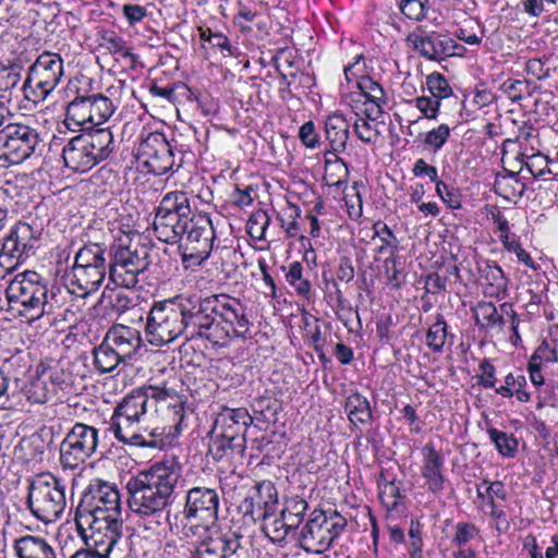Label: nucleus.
<instances>
[{
	"mask_svg": "<svg viewBox=\"0 0 558 558\" xmlns=\"http://www.w3.org/2000/svg\"><path fill=\"white\" fill-rule=\"evenodd\" d=\"M180 477L181 466L174 459L155 462L132 475L126 483L131 511L160 525L165 510L175 500Z\"/></svg>",
	"mask_w": 558,
	"mask_h": 558,
	"instance_id": "nucleus-1",
	"label": "nucleus"
},
{
	"mask_svg": "<svg viewBox=\"0 0 558 558\" xmlns=\"http://www.w3.org/2000/svg\"><path fill=\"white\" fill-rule=\"evenodd\" d=\"M112 145L113 134L109 128L76 135L62 148L64 166L73 172L85 173L109 157Z\"/></svg>",
	"mask_w": 558,
	"mask_h": 558,
	"instance_id": "nucleus-2",
	"label": "nucleus"
},
{
	"mask_svg": "<svg viewBox=\"0 0 558 558\" xmlns=\"http://www.w3.org/2000/svg\"><path fill=\"white\" fill-rule=\"evenodd\" d=\"M66 484L50 472L35 475L28 481L26 506L44 523L61 519L66 509Z\"/></svg>",
	"mask_w": 558,
	"mask_h": 558,
	"instance_id": "nucleus-3",
	"label": "nucleus"
},
{
	"mask_svg": "<svg viewBox=\"0 0 558 558\" xmlns=\"http://www.w3.org/2000/svg\"><path fill=\"white\" fill-rule=\"evenodd\" d=\"M168 393L156 386H146L128 393L116 407L111 416V430L120 440L137 428L145 417L157 411L159 401L166 400Z\"/></svg>",
	"mask_w": 558,
	"mask_h": 558,
	"instance_id": "nucleus-4",
	"label": "nucleus"
},
{
	"mask_svg": "<svg viewBox=\"0 0 558 558\" xmlns=\"http://www.w3.org/2000/svg\"><path fill=\"white\" fill-rule=\"evenodd\" d=\"M182 317L186 341L207 340L215 347L228 345V333L214 316L211 296H182Z\"/></svg>",
	"mask_w": 558,
	"mask_h": 558,
	"instance_id": "nucleus-5",
	"label": "nucleus"
},
{
	"mask_svg": "<svg viewBox=\"0 0 558 558\" xmlns=\"http://www.w3.org/2000/svg\"><path fill=\"white\" fill-rule=\"evenodd\" d=\"M190 197L185 192L172 191L162 196L156 208L154 231L159 241L175 244L182 240L192 220Z\"/></svg>",
	"mask_w": 558,
	"mask_h": 558,
	"instance_id": "nucleus-6",
	"label": "nucleus"
},
{
	"mask_svg": "<svg viewBox=\"0 0 558 558\" xmlns=\"http://www.w3.org/2000/svg\"><path fill=\"white\" fill-rule=\"evenodd\" d=\"M109 279L122 288H134L138 275L148 266V250L125 236L110 246Z\"/></svg>",
	"mask_w": 558,
	"mask_h": 558,
	"instance_id": "nucleus-7",
	"label": "nucleus"
},
{
	"mask_svg": "<svg viewBox=\"0 0 558 558\" xmlns=\"http://www.w3.org/2000/svg\"><path fill=\"white\" fill-rule=\"evenodd\" d=\"M347 525V519L337 510L315 509L300 532V547L308 554H323L344 532Z\"/></svg>",
	"mask_w": 558,
	"mask_h": 558,
	"instance_id": "nucleus-8",
	"label": "nucleus"
},
{
	"mask_svg": "<svg viewBox=\"0 0 558 558\" xmlns=\"http://www.w3.org/2000/svg\"><path fill=\"white\" fill-rule=\"evenodd\" d=\"M7 298L11 304L21 305V314L29 319H38L52 310L48 302L47 282L36 271L15 276L7 288Z\"/></svg>",
	"mask_w": 558,
	"mask_h": 558,
	"instance_id": "nucleus-9",
	"label": "nucleus"
},
{
	"mask_svg": "<svg viewBox=\"0 0 558 558\" xmlns=\"http://www.w3.org/2000/svg\"><path fill=\"white\" fill-rule=\"evenodd\" d=\"M64 75L63 59L59 53L43 51L28 68L22 90L34 104L45 101Z\"/></svg>",
	"mask_w": 558,
	"mask_h": 558,
	"instance_id": "nucleus-10",
	"label": "nucleus"
},
{
	"mask_svg": "<svg viewBox=\"0 0 558 558\" xmlns=\"http://www.w3.org/2000/svg\"><path fill=\"white\" fill-rule=\"evenodd\" d=\"M109 266L105 255L89 252H76L74 263L64 275L69 292L78 298H86L102 284Z\"/></svg>",
	"mask_w": 558,
	"mask_h": 558,
	"instance_id": "nucleus-11",
	"label": "nucleus"
},
{
	"mask_svg": "<svg viewBox=\"0 0 558 558\" xmlns=\"http://www.w3.org/2000/svg\"><path fill=\"white\" fill-rule=\"evenodd\" d=\"M182 296L155 302L146 318V336L154 345L183 337Z\"/></svg>",
	"mask_w": 558,
	"mask_h": 558,
	"instance_id": "nucleus-12",
	"label": "nucleus"
},
{
	"mask_svg": "<svg viewBox=\"0 0 558 558\" xmlns=\"http://www.w3.org/2000/svg\"><path fill=\"white\" fill-rule=\"evenodd\" d=\"M76 530L88 547L100 551L109 558L110 554L120 550L123 537V519L120 513L111 517L75 520Z\"/></svg>",
	"mask_w": 558,
	"mask_h": 558,
	"instance_id": "nucleus-13",
	"label": "nucleus"
},
{
	"mask_svg": "<svg viewBox=\"0 0 558 558\" xmlns=\"http://www.w3.org/2000/svg\"><path fill=\"white\" fill-rule=\"evenodd\" d=\"M121 512V499L118 488L109 482L94 478L84 489L75 509V520L111 517Z\"/></svg>",
	"mask_w": 558,
	"mask_h": 558,
	"instance_id": "nucleus-14",
	"label": "nucleus"
},
{
	"mask_svg": "<svg viewBox=\"0 0 558 558\" xmlns=\"http://www.w3.org/2000/svg\"><path fill=\"white\" fill-rule=\"evenodd\" d=\"M114 112L110 98L102 94L76 95L66 106L68 125L94 131L106 123Z\"/></svg>",
	"mask_w": 558,
	"mask_h": 558,
	"instance_id": "nucleus-15",
	"label": "nucleus"
},
{
	"mask_svg": "<svg viewBox=\"0 0 558 558\" xmlns=\"http://www.w3.org/2000/svg\"><path fill=\"white\" fill-rule=\"evenodd\" d=\"M41 145L37 129L24 123H8L0 132V159L19 165Z\"/></svg>",
	"mask_w": 558,
	"mask_h": 558,
	"instance_id": "nucleus-16",
	"label": "nucleus"
},
{
	"mask_svg": "<svg viewBox=\"0 0 558 558\" xmlns=\"http://www.w3.org/2000/svg\"><path fill=\"white\" fill-rule=\"evenodd\" d=\"M98 444L97 428L84 423H75L60 444L62 468L75 470L96 452Z\"/></svg>",
	"mask_w": 558,
	"mask_h": 558,
	"instance_id": "nucleus-17",
	"label": "nucleus"
},
{
	"mask_svg": "<svg viewBox=\"0 0 558 558\" xmlns=\"http://www.w3.org/2000/svg\"><path fill=\"white\" fill-rule=\"evenodd\" d=\"M215 238V229L209 216H193L185 234L178 242L183 262L192 260L194 265H201L209 257Z\"/></svg>",
	"mask_w": 558,
	"mask_h": 558,
	"instance_id": "nucleus-18",
	"label": "nucleus"
},
{
	"mask_svg": "<svg viewBox=\"0 0 558 558\" xmlns=\"http://www.w3.org/2000/svg\"><path fill=\"white\" fill-rule=\"evenodd\" d=\"M138 159L155 175H163L180 168L182 160L175 162L173 149L162 133L151 132L144 138L137 150Z\"/></svg>",
	"mask_w": 558,
	"mask_h": 558,
	"instance_id": "nucleus-19",
	"label": "nucleus"
},
{
	"mask_svg": "<svg viewBox=\"0 0 558 558\" xmlns=\"http://www.w3.org/2000/svg\"><path fill=\"white\" fill-rule=\"evenodd\" d=\"M211 303L214 315L220 318L219 323L228 333V343L233 337L246 339L251 328L246 306L228 294L211 295Z\"/></svg>",
	"mask_w": 558,
	"mask_h": 558,
	"instance_id": "nucleus-20",
	"label": "nucleus"
},
{
	"mask_svg": "<svg viewBox=\"0 0 558 558\" xmlns=\"http://www.w3.org/2000/svg\"><path fill=\"white\" fill-rule=\"evenodd\" d=\"M278 506V492L270 481L254 485L240 504L239 509L244 517L254 522L267 521L276 514Z\"/></svg>",
	"mask_w": 558,
	"mask_h": 558,
	"instance_id": "nucleus-21",
	"label": "nucleus"
},
{
	"mask_svg": "<svg viewBox=\"0 0 558 558\" xmlns=\"http://www.w3.org/2000/svg\"><path fill=\"white\" fill-rule=\"evenodd\" d=\"M220 498L217 489L194 486L186 492L183 517L187 521L216 522Z\"/></svg>",
	"mask_w": 558,
	"mask_h": 558,
	"instance_id": "nucleus-22",
	"label": "nucleus"
},
{
	"mask_svg": "<svg viewBox=\"0 0 558 558\" xmlns=\"http://www.w3.org/2000/svg\"><path fill=\"white\" fill-rule=\"evenodd\" d=\"M38 234L29 223H16L8 235L1 234L0 259L3 257L20 259L34 255Z\"/></svg>",
	"mask_w": 558,
	"mask_h": 558,
	"instance_id": "nucleus-23",
	"label": "nucleus"
},
{
	"mask_svg": "<svg viewBox=\"0 0 558 558\" xmlns=\"http://www.w3.org/2000/svg\"><path fill=\"white\" fill-rule=\"evenodd\" d=\"M252 423L253 418L246 409L225 408L216 416L211 433L215 437L245 442L244 434Z\"/></svg>",
	"mask_w": 558,
	"mask_h": 558,
	"instance_id": "nucleus-24",
	"label": "nucleus"
},
{
	"mask_svg": "<svg viewBox=\"0 0 558 558\" xmlns=\"http://www.w3.org/2000/svg\"><path fill=\"white\" fill-rule=\"evenodd\" d=\"M241 548V536L233 531L206 536L190 558H232Z\"/></svg>",
	"mask_w": 558,
	"mask_h": 558,
	"instance_id": "nucleus-25",
	"label": "nucleus"
},
{
	"mask_svg": "<svg viewBox=\"0 0 558 558\" xmlns=\"http://www.w3.org/2000/svg\"><path fill=\"white\" fill-rule=\"evenodd\" d=\"M421 475L424 478V487L433 494H439L445 488V457L435 448L433 442H427L421 450Z\"/></svg>",
	"mask_w": 558,
	"mask_h": 558,
	"instance_id": "nucleus-26",
	"label": "nucleus"
},
{
	"mask_svg": "<svg viewBox=\"0 0 558 558\" xmlns=\"http://www.w3.org/2000/svg\"><path fill=\"white\" fill-rule=\"evenodd\" d=\"M105 339L113 348L124 364L133 360L141 349L142 338L140 331L134 328L116 325L109 329Z\"/></svg>",
	"mask_w": 558,
	"mask_h": 558,
	"instance_id": "nucleus-27",
	"label": "nucleus"
},
{
	"mask_svg": "<svg viewBox=\"0 0 558 558\" xmlns=\"http://www.w3.org/2000/svg\"><path fill=\"white\" fill-rule=\"evenodd\" d=\"M477 270L481 279L484 281V293L486 296L504 298L506 295L508 278L496 262L488 259L478 262Z\"/></svg>",
	"mask_w": 558,
	"mask_h": 558,
	"instance_id": "nucleus-28",
	"label": "nucleus"
},
{
	"mask_svg": "<svg viewBox=\"0 0 558 558\" xmlns=\"http://www.w3.org/2000/svg\"><path fill=\"white\" fill-rule=\"evenodd\" d=\"M13 549L19 558H57L53 547L40 536H21L14 541Z\"/></svg>",
	"mask_w": 558,
	"mask_h": 558,
	"instance_id": "nucleus-29",
	"label": "nucleus"
},
{
	"mask_svg": "<svg viewBox=\"0 0 558 558\" xmlns=\"http://www.w3.org/2000/svg\"><path fill=\"white\" fill-rule=\"evenodd\" d=\"M350 122L341 113L329 114L325 120L326 140L333 153H342L347 148L350 136Z\"/></svg>",
	"mask_w": 558,
	"mask_h": 558,
	"instance_id": "nucleus-30",
	"label": "nucleus"
},
{
	"mask_svg": "<svg viewBox=\"0 0 558 558\" xmlns=\"http://www.w3.org/2000/svg\"><path fill=\"white\" fill-rule=\"evenodd\" d=\"M344 411L351 424H371L373 411L368 399L357 391L351 392L344 402Z\"/></svg>",
	"mask_w": 558,
	"mask_h": 558,
	"instance_id": "nucleus-31",
	"label": "nucleus"
},
{
	"mask_svg": "<svg viewBox=\"0 0 558 558\" xmlns=\"http://www.w3.org/2000/svg\"><path fill=\"white\" fill-rule=\"evenodd\" d=\"M472 312L480 329L502 331L506 320L493 302L481 301Z\"/></svg>",
	"mask_w": 558,
	"mask_h": 558,
	"instance_id": "nucleus-32",
	"label": "nucleus"
},
{
	"mask_svg": "<svg viewBox=\"0 0 558 558\" xmlns=\"http://www.w3.org/2000/svg\"><path fill=\"white\" fill-rule=\"evenodd\" d=\"M494 223L497 226L499 230V240L504 244V247L508 252H513L521 263L529 266L530 268L535 269V265L530 254L521 246L519 242L515 240H509V222L508 220L500 214L494 216Z\"/></svg>",
	"mask_w": 558,
	"mask_h": 558,
	"instance_id": "nucleus-33",
	"label": "nucleus"
},
{
	"mask_svg": "<svg viewBox=\"0 0 558 558\" xmlns=\"http://www.w3.org/2000/svg\"><path fill=\"white\" fill-rule=\"evenodd\" d=\"M432 61L440 62L449 57L460 54L463 47L448 35L430 31Z\"/></svg>",
	"mask_w": 558,
	"mask_h": 558,
	"instance_id": "nucleus-34",
	"label": "nucleus"
},
{
	"mask_svg": "<svg viewBox=\"0 0 558 558\" xmlns=\"http://www.w3.org/2000/svg\"><path fill=\"white\" fill-rule=\"evenodd\" d=\"M124 445L137 446L143 448H151V449H162L165 446V437L163 430H159L158 428H154L146 434L141 433V427L138 426L130 434L124 436L119 440Z\"/></svg>",
	"mask_w": 558,
	"mask_h": 558,
	"instance_id": "nucleus-35",
	"label": "nucleus"
},
{
	"mask_svg": "<svg viewBox=\"0 0 558 558\" xmlns=\"http://www.w3.org/2000/svg\"><path fill=\"white\" fill-rule=\"evenodd\" d=\"M43 371L57 395L60 391L63 393H70L72 391L74 378L65 363L59 361Z\"/></svg>",
	"mask_w": 558,
	"mask_h": 558,
	"instance_id": "nucleus-36",
	"label": "nucleus"
},
{
	"mask_svg": "<svg viewBox=\"0 0 558 558\" xmlns=\"http://www.w3.org/2000/svg\"><path fill=\"white\" fill-rule=\"evenodd\" d=\"M94 365L100 373L113 372L122 362L106 339L93 350Z\"/></svg>",
	"mask_w": 558,
	"mask_h": 558,
	"instance_id": "nucleus-37",
	"label": "nucleus"
},
{
	"mask_svg": "<svg viewBox=\"0 0 558 558\" xmlns=\"http://www.w3.org/2000/svg\"><path fill=\"white\" fill-rule=\"evenodd\" d=\"M99 46L109 53L120 54L122 58L130 59L132 62H135L138 58V56L133 53L128 47L126 41L113 31H104L101 33Z\"/></svg>",
	"mask_w": 558,
	"mask_h": 558,
	"instance_id": "nucleus-38",
	"label": "nucleus"
},
{
	"mask_svg": "<svg viewBox=\"0 0 558 558\" xmlns=\"http://www.w3.org/2000/svg\"><path fill=\"white\" fill-rule=\"evenodd\" d=\"M487 434L500 456L508 459L515 457L519 442L513 434L498 430L495 427H489Z\"/></svg>",
	"mask_w": 558,
	"mask_h": 558,
	"instance_id": "nucleus-39",
	"label": "nucleus"
},
{
	"mask_svg": "<svg viewBox=\"0 0 558 558\" xmlns=\"http://www.w3.org/2000/svg\"><path fill=\"white\" fill-rule=\"evenodd\" d=\"M82 242L83 245L77 252H89L90 250L92 253L98 252V255L106 256V233L101 229L88 226L82 233Z\"/></svg>",
	"mask_w": 558,
	"mask_h": 558,
	"instance_id": "nucleus-40",
	"label": "nucleus"
},
{
	"mask_svg": "<svg viewBox=\"0 0 558 558\" xmlns=\"http://www.w3.org/2000/svg\"><path fill=\"white\" fill-rule=\"evenodd\" d=\"M374 236H377L380 241V245L375 250V255L381 256L387 252L393 251L397 254L399 241L395 235L393 231L381 220L376 221L373 225Z\"/></svg>",
	"mask_w": 558,
	"mask_h": 558,
	"instance_id": "nucleus-41",
	"label": "nucleus"
},
{
	"mask_svg": "<svg viewBox=\"0 0 558 558\" xmlns=\"http://www.w3.org/2000/svg\"><path fill=\"white\" fill-rule=\"evenodd\" d=\"M356 86L366 98V101L376 105L378 111L383 112L381 108L386 105V96L381 85L366 75L357 80Z\"/></svg>",
	"mask_w": 558,
	"mask_h": 558,
	"instance_id": "nucleus-42",
	"label": "nucleus"
},
{
	"mask_svg": "<svg viewBox=\"0 0 558 558\" xmlns=\"http://www.w3.org/2000/svg\"><path fill=\"white\" fill-rule=\"evenodd\" d=\"M308 509V504L305 499L294 497L286 502V507L281 510L283 520L288 522V527L295 531L303 520L305 512Z\"/></svg>",
	"mask_w": 558,
	"mask_h": 558,
	"instance_id": "nucleus-43",
	"label": "nucleus"
},
{
	"mask_svg": "<svg viewBox=\"0 0 558 558\" xmlns=\"http://www.w3.org/2000/svg\"><path fill=\"white\" fill-rule=\"evenodd\" d=\"M447 323L441 314L437 315V320L428 328L426 333L427 347L436 353L442 351L447 339Z\"/></svg>",
	"mask_w": 558,
	"mask_h": 558,
	"instance_id": "nucleus-44",
	"label": "nucleus"
},
{
	"mask_svg": "<svg viewBox=\"0 0 558 558\" xmlns=\"http://www.w3.org/2000/svg\"><path fill=\"white\" fill-rule=\"evenodd\" d=\"M29 396L28 399L32 400L35 403L44 404L51 400L54 396H57L56 391L51 387L49 379L46 377V374L44 371L41 374L36 378L29 388L28 391Z\"/></svg>",
	"mask_w": 558,
	"mask_h": 558,
	"instance_id": "nucleus-45",
	"label": "nucleus"
},
{
	"mask_svg": "<svg viewBox=\"0 0 558 558\" xmlns=\"http://www.w3.org/2000/svg\"><path fill=\"white\" fill-rule=\"evenodd\" d=\"M451 129L448 124L441 123L424 134L423 144L427 149L438 153L448 142Z\"/></svg>",
	"mask_w": 558,
	"mask_h": 558,
	"instance_id": "nucleus-46",
	"label": "nucleus"
},
{
	"mask_svg": "<svg viewBox=\"0 0 558 558\" xmlns=\"http://www.w3.org/2000/svg\"><path fill=\"white\" fill-rule=\"evenodd\" d=\"M407 43L422 58L432 61L430 31L418 28L408 35Z\"/></svg>",
	"mask_w": 558,
	"mask_h": 558,
	"instance_id": "nucleus-47",
	"label": "nucleus"
},
{
	"mask_svg": "<svg viewBox=\"0 0 558 558\" xmlns=\"http://www.w3.org/2000/svg\"><path fill=\"white\" fill-rule=\"evenodd\" d=\"M426 88L432 94V97L441 100L452 95V88L447 78L437 72L426 76Z\"/></svg>",
	"mask_w": 558,
	"mask_h": 558,
	"instance_id": "nucleus-48",
	"label": "nucleus"
},
{
	"mask_svg": "<svg viewBox=\"0 0 558 558\" xmlns=\"http://www.w3.org/2000/svg\"><path fill=\"white\" fill-rule=\"evenodd\" d=\"M480 535V529L470 522H458L451 538V545L464 547Z\"/></svg>",
	"mask_w": 558,
	"mask_h": 558,
	"instance_id": "nucleus-49",
	"label": "nucleus"
},
{
	"mask_svg": "<svg viewBox=\"0 0 558 558\" xmlns=\"http://www.w3.org/2000/svg\"><path fill=\"white\" fill-rule=\"evenodd\" d=\"M523 163L525 168L535 179H546V169L548 163V156L542 153H533L531 155L523 154Z\"/></svg>",
	"mask_w": 558,
	"mask_h": 558,
	"instance_id": "nucleus-50",
	"label": "nucleus"
},
{
	"mask_svg": "<svg viewBox=\"0 0 558 558\" xmlns=\"http://www.w3.org/2000/svg\"><path fill=\"white\" fill-rule=\"evenodd\" d=\"M243 449L244 442H236L235 440H229L223 437H215L209 447V451L215 460H221L229 452H242Z\"/></svg>",
	"mask_w": 558,
	"mask_h": 558,
	"instance_id": "nucleus-51",
	"label": "nucleus"
},
{
	"mask_svg": "<svg viewBox=\"0 0 558 558\" xmlns=\"http://www.w3.org/2000/svg\"><path fill=\"white\" fill-rule=\"evenodd\" d=\"M428 0H400L401 12L410 20L422 21L426 16Z\"/></svg>",
	"mask_w": 558,
	"mask_h": 558,
	"instance_id": "nucleus-52",
	"label": "nucleus"
},
{
	"mask_svg": "<svg viewBox=\"0 0 558 558\" xmlns=\"http://www.w3.org/2000/svg\"><path fill=\"white\" fill-rule=\"evenodd\" d=\"M379 497L388 510H393L398 507L402 495L399 485L395 482H386L379 488Z\"/></svg>",
	"mask_w": 558,
	"mask_h": 558,
	"instance_id": "nucleus-53",
	"label": "nucleus"
},
{
	"mask_svg": "<svg viewBox=\"0 0 558 558\" xmlns=\"http://www.w3.org/2000/svg\"><path fill=\"white\" fill-rule=\"evenodd\" d=\"M413 101L424 118L428 120L437 119L441 106L440 100L434 97L420 96L416 97Z\"/></svg>",
	"mask_w": 558,
	"mask_h": 558,
	"instance_id": "nucleus-54",
	"label": "nucleus"
},
{
	"mask_svg": "<svg viewBox=\"0 0 558 558\" xmlns=\"http://www.w3.org/2000/svg\"><path fill=\"white\" fill-rule=\"evenodd\" d=\"M529 362L542 365L546 363H557L558 353L555 347H551L547 340H543L542 343L535 349Z\"/></svg>",
	"mask_w": 558,
	"mask_h": 558,
	"instance_id": "nucleus-55",
	"label": "nucleus"
},
{
	"mask_svg": "<svg viewBox=\"0 0 558 558\" xmlns=\"http://www.w3.org/2000/svg\"><path fill=\"white\" fill-rule=\"evenodd\" d=\"M265 530L271 535L275 541L284 539L289 533L293 532L291 527H288V522L283 520V515L271 517V519L264 521Z\"/></svg>",
	"mask_w": 558,
	"mask_h": 558,
	"instance_id": "nucleus-56",
	"label": "nucleus"
},
{
	"mask_svg": "<svg viewBox=\"0 0 558 558\" xmlns=\"http://www.w3.org/2000/svg\"><path fill=\"white\" fill-rule=\"evenodd\" d=\"M481 375L478 376V385L488 389L496 386V368L488 359L481 361L480 366Z\"/></svg>",
	"mask_w": 558,
	"mask_h": 558,
	"instance_id": "nucleus-57",
	"label": "nucleus"
},
{
	"mask_svg": "<svg viewBox=\"0 0 558 558\" xmlns=\"http://www.w3.org/2000/svg\"><path fill=\"white\" fill-rule=\"evenodd\" d=\"M526 84L520 80L508 78L502 83L500 89L511 101H519L523 98V92Z\"/></svg>",
	"mask_w": 558,
	"mask_h": 558,
	"instance_id": "nucleus-58",
	"label": "nucleus"
},
{
	"mask_svg": "<svg viewBox=\"0 0 558 558\" xmlns=\"http://www.w3.org/2000/svg\"><path fill=\"white\" fill-rule=\"evenodd\" d=\"M500 310L502 313H505L506 315H508L510 317L511 331H512V335L510 336L511 343L514 347L521 345L522 338L519 332L520 318H519L518 314L512 310V307L509 303L501 304Z\"/></svg>",
	"mask_w": 558,
	"mask_h": 558,
	"instance_id": "nucleus-59",
	"label": "nucleus"
},
{
	"mask_svg": "<svg viewBox=\"0 0 558 558\" xmlns=\"http://www.w3.org/2000/svg\"><path fill=\"white\" fill-rule=\"evenodd\" d=\"M366 65L365 60L362 54L355 58V61L344 68V76L348 83L355 81L357 85V80L366 76L365 74Z\"/></svg>",
	"mask_w": 558,
	"mask_h": 558,
	"instance_id": "nucleus-60",
	"label": "nucleus"
},
{
	"mask_svg": "<svg viewBox=\"0 0 558 558\" xmlns=\"http://www.w3.org/2000/svg\"><path fill=\"white\" fill-rule=\"evenodd\" d=\"M300 141L308 148H315L319 144V136L315 131L313 121L305 122L299 130Z\"/></svg>",
	"mask_w": 558,
	"mask_h": 558,
	"instance_id": "nucleus-61",
	"label": "nucleus"
},
{
	"mask_svg": "<svg viewBox=\"0 0 558 558\" xmlns=\"http://www.w3.org/2000/svg\"><path fill=\"white\" fill-rule=\"evenodd\" d=\"M399 264V257L393 251H390L388 257L384 259L383 264L388 281L396 283V286H399L400 283Z\"/></svg>",
	"mask_w": 558,
	"mask_h": 558,
	"instance_id": "nucleus-62",
	"label": "nucleus"
},
{
	"mask_svg": "<svg viewBox=\"0 0 558 558\" xmlns=\"http://www.w3.org/2000/svg\"><path fill=\"white\" fill-rule=\"evenodd\" d=\"M353 129H354V133L362 142H364L366 144L373 143L374 136H375V130L368 121H366L365 119L359 118L355 120Z\"/></svg>",
	"mask_w": 558,
	"mask_h": 558,
	"instance_id": "nucleus-63",
	"label": "nucleus"
},
{
	"mask_svg": "<svg viewBox=\"0 0 558 558\" xmlns=\"http://www.w3.org/2000/svg\"><path fill=\"white\" fill-rule=\"evenodd\" d=\"M415 177H428L432 182L438 180V171L436 167L428 165L424 159H417L412 168Z\"/></svg>",
	"mask_w": 558,
	"mask_h": 558,
	"instance_id": "nucleus-64",
	"label": "nucleus"
}]
</instances>
